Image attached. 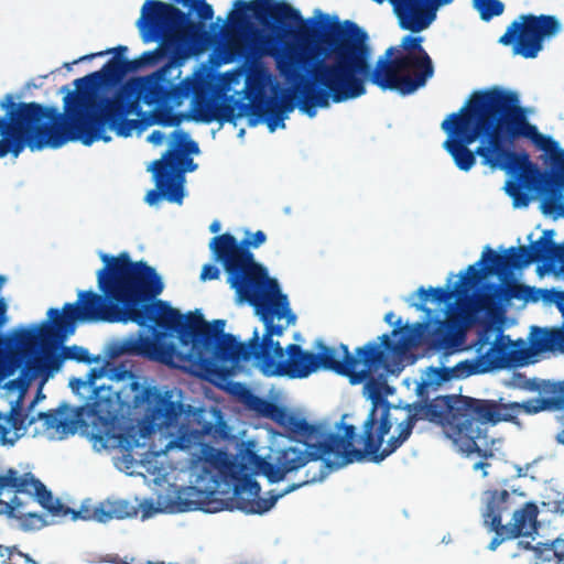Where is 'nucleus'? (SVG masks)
<instances>
[{
  "label": "nucleus",
  "mask_w": 564,
  "mask_h": 564,
  "mask_svg": "<svg viewBox=\"0 0 564 564\" xmlns=\"http://www.w3.org/2000/svg\"><path fill=\"white\" fill-rule=\"evenodd\" d=\"M100 259L105 264L97 272L101 294L82 291V323L151 324L152 336L140 332L130 335L120 341L117 354L140 356L218 378L225 375L219 362L237 364L253 357L268 377L301 379L324 369L359 384L375 380L373 375L381 369L389 370L391 361L400 359L408 349L405 338L393 341L388 334L379 336V343L357 347L355 354L345 344L338 348L321 344L318 352L304 350L296 344L284 349L273 336H282L296 321L286 295L254 310L264 324L262 339L254 330L248 344L240 343L225 333L224 319L206 322L198 311L183 315L167 302L156 300L164 284L155 269L145 262L132 261L126 251L118 256L100 253Z\"/></svg>",
  "instance_id": "nucleus-1"
},
{
  "label": "nucleus",
  "mask_w": 564,
  "mask_h": 564,
  "mask_svg": "<svg viewBox=\"0 0 564 564\" xmlns=\"http://www.w3.org/2000/svg\"><path fill=\"white\" fill-rule=\"evenodd\" d=\"M441 128L447 134L443 148L460 171H470L479 156L482 165L510 175L505 189L514 207L531 202L523 188L545 187L550 178L564 187V149L529 121L516 91L498 86L474 91Z\"/></svg>",
  "instance_id": "nucleus-2"
},
{
  "label": "nucleus",
  "mask_w": 564,
  "mask_h": 564,
  "mask_svg": "<svg viewBox=\"0 0 564 564\" xmlns=\"http://www.w3.org/2000/svg\"><path fill=\"white\" fill-rule=\"evenodd\" d=\"M421 36L406 35L395 57L393 46L371 66L372 50L368 34L355 22L335 23L323 35L318 51L324 59L312 67V56L304 48L290 47L276 56V67L282 76L301 84L295 89L296 106L308 117L329 101L340 104L366 94V80L382 90L409 95L423 86L433 75L429 54L422 47Z\"/></svg>",
  "instance_id": "nucleus-3"
},
{
  "label": "nucleus",
  "mask_w": 564,
  "mask_h": 564,
  "mask_svg": "<svg viewBox=\"0 0 564 564\" xmlns=\"http://www.w3.org/2000/svg\"><path fill=\"white\" fill-rule=\"evenodd\" d=\"M143 67L140 56L134 59L113 56L99 70L74 80L75 91L64 97L65 113L55 107L35 101L14 100L12 94L0 99V159H13L29 148L40 151L57 149L68 141H80L91 145L102 140L109 142L107 127L119 137H129L137 129L139 120L128 119L137 108L133 99V83L116 89L112 96H102L99 90L111 88L124 76Z\"/></svg>",
  "instance_id": "nucleus-4"
},
{
  "label": "nucleus",
  "mask_w": 564,
  "mask_h": 564,
  "mask_svg": "<svg viewBox=\"0 0 564 564\" xmlns=\"http://www.w3.org/2000/svg\"><path fill=\"white\" fill-rule=\"evenodd\" d=\"M369 390V397L372 400V408L362 425L364 448L354 446L356 437V427L351 424L343 425L344 434L327 432L323 424H312L305 419L297 417L288 413L280 424L292 437L302 442L306 447H319L322 453H335V460L323 459L319 469L312 471L308 468L304 478L288 486L282 492L269 498H261L260 484L248 474L234 476L232 501L237 509L246 513L262 514L269 511L276 501L307 484L319 481L325 477V468L338 469L354 462H362L368 458L372 463H381L388 456L393 454L411 436L413 429L419 420H429L432 423L441 425V412L438 408H432L435 400L429 405H415L416 413L409 415L406 420L398 423V435L391 436L382 448L384 436L390 432L393 420L391 417V405L388 401L381 400L380 383L376 380L366 383ZM399 411L398 406H393ZM321 454L317 453V456Z\"/></svg>",
  "instance_id": "nucleus-5"
},
{
  "label": "nucleus",
  "mask_w": 564,
  "mask_h": 564,
  "mask_svg": "<svg viewBox=\"0 0 564 564\" xmlns=\"http://www.w3.org/2000/svg\"><path fill=\"white\" fill-rule=\"evenodd\" d=\"M534 389L550 397L505 403L502 399L452 395L435 399L432 408L440 409L441 425L460 452L467 455L476 453L487 458L494 456L488 448V424L495 426L501 422L518 423L521 412L532 415L545 410L564 409V380H542Z\"/></svg>",
  "instance_id": "nucleus-6"
},
{
  "label": "nucleus",
  "mask_w": 564,
  "mask_h": 564,
  "mask_svg": "<svg viewBox=\"0 0 564 564\" xmlns=\"http://www.w3.org/2000/svg\"><path fill=\"white\" fill-rule=\"evenodd\" d=\"M267 240L262 230L247 236L240 242L229 232L215 236L209 248L216 261L227 273V282L235 290L239 302H247L254 310L284 295L276 280L269 278L267 269L254 260L250 248H258Z\"/></svg>",
  "instance_id": "nucleus-7"
},
{
  "label": "nucleus",
  "mask_w": 564,
  "mask_h": 564,
  "mask_svg": "<svg viewBox=\"0 0 564 564\" xmlns=\"http://www.w3.org/2000/svg\"><path fill=\"white\" fill-rule=\"evenodd\" d=\"M15 484L13 492L29 495L30 499L36 500L52 517L66 518L72 516L73 520L97 521L107 523L111 520L133 518L138 514V506L128 500H104L89 508L83 507L74 510L53 497L46 486L31 473L19 474L15 469Z\"/></svg>",
  "instance_id": "nucleus-8"
},
{
  "label": "nucleus",
  "mask_w": 564,
  "mask_h": 564,
  "mask_svg": "<svg viewBox=\"0 0 564 564\" xmlns=\"http://www.w3.org/2000/svg\"><path fill=\"white\" fill-rule=\"evenodd\" d=\"M15 484L13 492L29 495L30 499L36 500L52 517L66 518L72 516L73 520L97 521L107 523L111 520L133 518L138 514V506L128 500H104L89 508L83 507L74 510L53 497L46 486L31 473L19 474L15 469Z\"/></svg>",
  "instance_id": "nucleus-9"
},
{
  "label": "nucleus",
  "mask_w": 564,
  "mask_h": 564,
  "mask_svg": "<svg viewBox=\"0 0 564 564\" xmlns=\"http://www.w3.org/2000/svg\"><path fill=\"white\" fill-rule=\"evenodd\" d=\"M234 7L236 11L229 18L232 31L245 32L251 28L247 14L250 11L263 25H269L270 22L280 26L296 24L293 35L303 42H311L319 33L318 22L313 19L304 20L300 11L285 1L236 0Z\"/></svg>",
  "instance_id": "nucleus-10"
},
{
  "label": "nucleus",
  "mask_w": 564,
  "mask_h": 564,
  "mask_svg": "<svg viewBox=\"0 0 564 564\" xmlns=\"http://www.w3.org/2000/svg\"><path fill=\"white\" fill-rule=\"evenodd\" d=\"M505 337L500 336L491 347L479 358H476L475 361H462L457 364L455 367H438V368H429L425 378L417 384L416 393L424 402H415L412 405H408L409 413L405 416V420L409 415L416 413L415 405H429L435 399L444 398L445 395H438L433 398L430 402L429 400V391L430 389H437L442 383L451 381L455 378H466L475 373H485L490 370L500 369L507 366V344L503 343ZM449 394L448 397H452ZM459 397L460 394H455ZM404 419L401 421L403 422Z\"/></svg>",
  "instance_id": "nucleus-11"
},
{
  "label": "nucleus",
  "mask_w": 564,
  "mask_h": 564,
  "mask_svg": "<svg viewBox=\"0 0 564 564\" xmlns=\"http://www.w3.org/2000/svg\"><path fill=\"white\" fill-rule=\"evenodd\" d=\"M129 382L120 390L122 394L135 410L144 412L145 420L158 429H169L178 423L183 412L184 404L176 398L173 390L162 391L155 386H144L139 378L130 371Z\"/></svg>",
  "instance_id": "nucleus-12"
},
{
  "label": "nucleus",
  "mask_w": 564,
  "mask_h": 564,
  "mask_svg": "<svg viewBox=\"0 0 564 564\" xmlns=\"http://www.w3.org/2000/svg\"><path fill=\"white\" fill-rule=\"evenodd\" d=\"M137 24L145 41L184 42L196 29L188 14L160 0L144 2Z\"/></svg>",
  "instance_id": "nucleus-13"
},
{
  "label": "nucleus",
  "mask_w": 564,
  "mask_h": 564,
  "mask_svg": "<svg viewBox=\"0 0 564 564\" xmlns=\"http://www.w3.org/2000/svg\"><path fill=\"white\" fill-rule=\"evenodd\" d=\"M243 91L250 106V126L263 121L270 132H274L276 128H285L286 113L295 107L291 97L267 96L265 80L260 72H250L247 75Z\"/></svg>",
  "instance_id": "nucleus-14"
},
{
  "label": "nucleus",
  "mask_w": 564,
  "mask_h": 564,
  "mask_svg": "<svg viewBox=\"0 0 564 564\" xmlns=\"http://www.w3.org/2000/svg\"><path fill=\"white\" fill-rule=\"evenodd\" d=\"M561 30V23L554 15H525L523 21L512 22L499 42L509 45L513 43L514 54L524 58H534L543 48L546 37L556 35Z\"/></svg>",
  "instance_id": "nucleus-15"
},
{
  "label": "nucleus",
  "mask_w": 564,
  "mask_h": 564,
  "mask_svg": "<svg viewBox=\"0 0 564 564\" xmlns=\"http://www.w3.org/2000/svg\"><path fill=\"white\" fill-rule=\"evenodd\" d=\"M181 76V70L167 64L152 73L140 77L133 83V99H141L145 105L180 106L187 98V84L184 79L174 84V78ZM138 109V107L135 108ZM137 110H134L135 112Z\"/></svg>",
  "instance_id": "nucleus-16"
},
{
  "label": "nucleus",
  "mask_w": 564,
  "mask_h": 564,
  "mask_svg": "<svg viewBox=\"0 0 564 564\" xmlns=\"http://www.w3.org/2000/svg\"><path fill=\"white\" fill-rule=\"evenodd\" d=\"M319 447H286L276 453L275 460L269 462L267 458L253 454L254 464L269 482L276 484L285 479L288 474L305 467L310 462H318L325 456H333L335 453H319Z\"/></svg>",
  "instance_id": "nucleus-17"
},
{
  "label": "nucleus",
  "mask_w": 564,
  "mask_h": 564,
  "mask_svg": "<svg viewBox=\"0 0 564 564\" xmlns=\"http://www.w3.org/2000/svg\"><path fill=\"white\" fill-rule=\"evenodd\" d=\"M529 288L523 284L512 283L506 286L496 283H485L471 295H467L465 308L466 316L476 313H486L494 316L500 311L501 304L511 299H522L529 292Z\"/></svg>",
  "instance_id": "nucleus-18"
},
{
  "label": "nucleus",
  "mask_w": 564,
  "mask_h": 564,
  "mask_svg": "<svg viewBox=\"0 0 564 564\" xmlns=\"http://www.w3.org/2000/svg\"><path fill=\"white\" fill-rule=\"evenodd\" d=\"M171 139L170 148L160 160L153 162V165L165 170L171 177L183 185L184 173L192 172L197 166L189 155L197 154L199 148L197 142L192 140L188 133L183 130H174L171 133Z\"/></svg>",
  "instance_id": "nucleus-19"
},
{
  "label": "nucleus",
  "mask_w": 564,
  "mask_h": 564,
  "mask_svg": "<svg viewBox=\"0 0 564 564\" xmlns=\"http://www.w3.org/2000/svg\"><path fill=\"white\" fill-rule=\"evenodd\" d=\"M484 523L490 531L495 532V536L490 541L488 549L495 551L502 542L514 539L507 529V525L502 524L501 521L502 514L509 512L513 506L511 494L506 489L486 490L484 492Z\"/></svg>",
  "instance_id": "nucleus-20"
},
{
  "label": "nucleus",
  "mask_w": 564,
  "mask_h": 564,
  "mask_svg": "<svg viewBox=\"0 0 564 564\" xmlns=\"http://www.w3.org/2000/svg\"><path fill=\"white\" fill-rule=\"evenodd\" d=\"M488 265L489 262L478 264V261L475 264L468 265L465 273L459 275V280L455 284L454 290H451L449 288H430L426 291L424 288H420L417 293L422 304H417L416 310L429 313L430 310L424 306V303H426L430 299L436 303H445L454 296H457L458 299L466 297L468 292L475 288L485 276L492 274L486 273V268Z\"/></svg>",
  "instance_id": "nucleus-21"
},
{
  "label": "nucleus",
  "mask_w": 564,
  "mask_h": 564,
  "mask_svg": "<svg viewBox=\"0 0 564 564\" xmlns=\"http://www.w3.org/2000/svg\"><path fill=\"white\" fill-rule=\"evenodd\" d=\"M184 84H187V97L193 95L192 108L187 112L189 120L203 123H212L217 118L215 112L219 101L212 85L203 79L186 77Z\"/></svg>",
  "instance_id": "nucleus-22"
},
{
  "label": "nucleus",
  "mask_w": 564,
  "mask_h": 564,
  "mask_svg": "<svg viewBox=\"0 0 564 564\" xmlns=\"http://www.w3.org/2000/svg\"><path fill=\"white\" fill-rule=\"evenodd\" d=\"M465 339L464 329L453 318L436 321L426 330L424 343L436 351L452 352L458 350Z\"/></svg>",
  "instance_id": "nucleus-23"
},
{
  "label": "nucleus",
  "mask_w": 564,
  "mask_h": 564,
  "mask_svg": "<svg viewBox=\"0 0 564 564\" xmlns=\"http://www.w3.org/2000/svg\"><path fill=\"white\" fill-rule=\"evenodd\" d=\"M373 1L382 3L386 0ZM431 1L432 0H390L399 18L400 26L403 30H409L414 33L426 29L434 19V13L429 14L425 11Z\"/></svg>",
  "instance_id": "nucleus-24"
},
{
  "label": "nucleus",
  "mask_w": 564,
  "mask_h": 564,
  "mask_svg": "<svg viewBox=\"0 0 564 564\" xmlns=\"http://www.w3.org/2000/svg\"><path fill=\"white\" fill-rule=\"evenodd\" d=\"M151 170L154 174L156 188L148 192L145 202L149 205H154L161 198H165L171 203L181 204L184 197V187L181 182H176L171 177L169 172L162 170L160 166L152 164Z\"/></svg>",
  "instance_id": "nucleus-25"
},
{
  "label": "nucleus",
  "mask_w": 564,
  "mask_h": 564,
  "mask_svg": "<svg viewBox=\"0 0 564 564\" xmlns=\"http://www.w3.org/2000/svg\"><path fill=\"white\" fill-rule=\"evenodd\" d=\"M511 500L513 498L511 497ZM514 503V501H512ZM514 507V505L512 506ZM513 509V508H511ZM512 511V523L506 524L509 532L516 538L521 535H530L535 530L538 507L533 502H527L520 509L510 510Z\"/></svg>",
  "instance_id": "nucleus-26"
},
{
  "label": "nucleus",
  "mask_w": 564,
  "mask_h": 564,
  "mask_svg": "<svg viewBox=\"0 0 564 564\" xmlns=\"http://www.w3.org/2000/svg\"><path fill=\"white\" fill-rule=\"evenodd\" d=\"M37 420L43 422L44 431L51 433L53 436L59 434L62 437L68 433L75 432L74 421L63 416V413L58 409L37 413L36 417L29 420V425Z\"/></svg>",
  "instance_id": "nucleus-27"
},
{
  "label": "nucleus",
  "mask_w": 564,
  "mask_h": 564,
  "mask_svg": "<svg viewBox=\"0 0 564 564\" xmlns=\"http://www.w3.org/2000/svg\"><path fill=\"white\" fill-rule=\"evenodd\" d=\"M3 512L11 518H17L20 521L23 530H40L47 525V521L44 516L35 512H20V508L23 507V502L15 495L9 502H2Z\"/></svg>",
  "instance_id": "nucleus-28"
},
{
  "label": "nucleus",
  "mask_w": 564,
  "mask_h": 564,
  "mask_svg": "<svg viewBox=\"0 0 564 564\" xmlns=\"http://www.w3.org/2000/svg\"><path fill=\"white\" fill-rule=\"evenodd\" d=\"M148 118L142 122L145 126L159 124L162 127H178L184 120H189V115L186 112H174L171 105H154Z\"/></svg>",
  "instance_id": "nucleus-29"
},
{
  "label": "nucleus",
  "mask_w": 564,
  "mask_h": 564,
  "mask_svg": "<svg viewBox=\"0 0 564 564\" xmlns=\"http://www.w3.org/2000/svg\"><path fill=\"white\" fill-rule=\"evenodd\" d=\"M215 115L217 117L215 121L220 124L235 122L236 119L242 118L243 116L250 117V106L242 100L219 98Z\"/></svg>",
  "instance_id": "nucleus-30"
},
{
  "label": "nucleus",
  "mask_w": 564,
  "mask_h": 564,
  "mask_svg": "<svg viewBox=\"0 0 564 564\" xmlns=\"http://www.w3.org/2000/svg\"><path fill=\"white\" fill-rule=\"evenodd\" d=\"M500 336L505 337L503 343L507 344V346H508V348H507V358H508L507 365L509 364V361L513 360L510 357L511 340H510L509 336H505L501 332L496 333V328L489 322H485L477 332V338L474 343V347L476 348V352L478 354L477 358H479L481 355H484Z\"/></svg>",
  "instance_id": "nucleus-31"
},
{
  "label": "nucleus",
  "mask_w": 564,
  "mask_h": 564,
  "mask_svg": "<svg viewBox=\"0 0 564 564\" xmlns=\"http://www.w3.org/2000/svg\"><path fill=\"white\" fill-rule=\"evenodd\" d=\"M65 361L63 349H44L43 355L36 360V371L52 373L58 371Z\"/></svg>",
  "instance_id": "nucleus-32"
},
{
  "label": "nucleus",
  "mask_w": 564,
  "mask_h": 564,
  "mask_svg": "<svg viewBox=\"0 0 564 564\" xmlns=\"http://www.w3.org/2000/svg\"><path fill=\"white\" fill-rule=\"evenodd\" d=\"M257 406L256 409L265 417L273 420L279 425L283 423V419L289 413L286 409L281 405H278L274 402L257 398L256 399Z\"/></svg>",
  "instance_id": "nucleus-33"
},
{
  "label": "nucleus",
  "mask_w": 564,
  "mask_h": 564,
  "mask_svg": "<svg viewBox=\"0 0 564 564\" xmlns=\"http://www.w3.org/2000/svg\"><path fill=\"white\" fill-rule=\"evenodd\" d=\"M474 7L480 14L481 20L489 21L494 17L502 14L505 6L500 0H474Z\"/></svg>",
  "instance_id": "nucleus-34"
},
{
  "label": "nucleus",
  "mask_w": 564,
  "mask_h": 564,
  "mask_svg": "<svg viewBox=\"0 0 564 564\" xmlns=\"http://www.w3.org/2000/svg\"><path fill=\"white\" fill-rule=\"evenodd\" d=\"M174 2L181 3L184 7L194 10L202 21H209L214 17L213 7L206 2V0H173Z\"/></svg>",
  "instance_id": "nucleus-35"
},
{
  "label": "nucleus",
  "mask_w": 564,
  "mask_h": 564,
  "mask_svg": "<svg viewBox=\"0 0 564 564\" xmlns=\"http://www.w3.org/2000/svg\"><path fill=\"white\" fill-rule=\"evenodd\" d=\"M28 415L22 412L20 406L15 404L11 408L8 415H4V425L7 426L8 434L13 429L20 431L26 426Z\"/></svg>",
  "instance_id": "nucleus-36"
},
{
  "label": "nucleus",
  "mask_w": 564,
  "mask_h": 564,
  "mask_svg": "<svg viewBox=\"0 0 564 564\" xmlns=\"http://www.w3.org/2000/svg\"><path fill=\"white\" fill-rule=\"evenodd\" d=\"M226 48L231 58L246 57L248 54V47L240 37L231 36L228 39Z\"/></svg>",
  "instance_id": "nucleus-37"
},
{
  "label": "nucleus",
  "mask_w": 564,
  "mask_h": 564,
  "mask_svg": "<svg viewBox=\"0 0 564 564\" xmlns=\"http://www.w3.org/2000/svg\"><path fill=\"white\" fill-rule=\"evenodd\" d=\"M63 352L65 356V360H76L79 362H91V358L89 356V352L86 348L78 347V346H69V347H63Z\"/></svg>",
  "instance_id": "nucleus-38"
},
{
  "label": "nucleus",
  "mask_w": 564,
  "mask_h": 564,
  "mask_svg": "<svg viewBox=\"0 0 564 564\" xmlns=\"http://www.w3.org/2000/svg\"><path fill=\"white\" fill-rule=\"evenodd\" d=\"M10 558H7L6 564H37L29 554L23 553L17 546H9Z\"/></svg>",
  "instance_id": "nucleus-39"
},
{
  "label": "nucleus",
  "mask_w": 564,
  "mask_h": 564,
  "mask_svg": "<svg viewBox=\"0 0 564 564\" xmlns=\"http://www.w3.org/2000/svg\"><path fill=\"white\" fill-rule=\"evenodd\" d=\"M127 51H128L127 46L118 45L117 47H113V48H108V50H105V51H101V52L86 54L84 56L78 57V61H91V59H94L96 57H101V56H105V55H108V54H111V53L113 54V56L123 57V54Z\"/></svg>",
  "instance_id": "nucleus-40"
},
{
  "label": "nucleus",
  "mask_w": 564,
  "mask_h": 564,
  "mask_svg": "<svg viewBox=\"0 0 564 564\" xmlns=\"http://www.w3.org/2000/svg\"><path fill=\"white\" fill-rule=\"evenodd\" d=\"M15 469L9 468L4 474L0 475V496L4 490L13 491V485L15 484Z\"/></svg>",
  "instance_id": "nucleus-41"
},
{
  "label": "nucleus",
  "mask_w": 564,
  "mask_h": 564,
  "mask_svg": "<svg viewBox=\"0 0 564 564\" xmlns=\"http://www.w3.org/2000/svg\"><path fill=\"white\" fill-rule=\"evenodd\" d=\"M104 388H94L93 390V403H91V412L93 413H102L104 411H106V409L102 406L101 404V400L102 399H106L107 401H111L110 399V395L108 394L107 397H102L101 395V392H102Z\"/></svg>",
  "instance_id": "nucleus-42"
},
{
  "label": "nucleus",
  "mask_w": 564,
  "mask_h": 564,
  "mask_svg": "<svg viewBox=\"0 0 564 564\" xmlns=\"http://www.w3.org/2000/svg\"><path fill=\"white\" fill-rule=\"evenodd\" d=\"M163 56V53L160 47H156L152 51L143 52L140 56L142 59L143 67L148 65H154L156 64L160 58Z\"/></svg>",
  "instance_id": "nucleus-43"
},
{
  "label": "nucleus",
  "mask_w": 564,
  "mask_h": 564,
  "mask_svg": "<svg viewBox=\"0 0 564 564\" xmlns=\"http://www.w3.org/2000/svg\"><path fill=\"white\" fill-rule=\"evenodd\" d=\"M551 550L558 564H564V539L557 538L551 543Z\"/></svg>",
  "instance_id": "nucleus-44"
},
{
  "label": "nucleus",
  "mask_w": 564,
  "mask_h": 564,
  "mask_svg": "<svg viewBox=\"0 0 564 564\" xmlns=\"http://www.w3.org/2000/svg\"><path fill=\"white\" fill-rule=\"evenodd\" d=\"M220 275L219 269L214 264H205L200 272V280H216Z\"/></svg>",
  "instance_id": "nucleus-45"
},
{
  "label": "nucleus",
  "mask_w": 564,
  "mask_h": 564,
  "mask_svg": "<svg viewBox=\"0 0 564 564\" xmlns=\"http://www.w3.org/2000/svg\"><path fill=\"white\" fill-rule=\"evenodd\" d=\"M164 138L165 135L163 132H161L160 130H154L148 135V141L154 145H160L163 142Z\"/></svg>",
  "instance_id": "nucleus-46"
},
{
  "label": "nucleus",
  "mask_w": 564,
  "mask_h": 564,
  "mask_svg": "<svg viewBox=\"0 0 564 564\" xmlns=\"http://www.w3.org/2000/svg\"><path fill=\"white\" fill-rule=\"evenodd\" d=\"M7 436H8V431H7V426L4 425V414L0 413V441L6 443Z\"/></svg>",
  "instance_id": "nucleus-47"
},
{
  "label": "nucleus",
  "mask_w": 564,
  "mask_h": 564,
  "mask_svg": "<svg viewBox=\"0 0 564 564\" xmlns=\"http://www.w3.org/2000/svg\"><path fill=\"white\" fill-rule=\"evenodd\" d=\"M12 551H9V546H3L0 544V557L2 558V563L6 564L7 558H10V553Z\"/></svg>",
  "instance_id": "nucleus-48"
},
{
  "label": "nucleus",
  "mask_w": 564,
  "mask_h": 564,
  "mask_svg": "<svg viewBox=\"0 0 564 564\" xmlns=\"http://www.w3.org/2000/svg\"><path fill=\"white\" fill-rule=\"evenodd\" d=\"M209 230L214 234L218 232L220 230V223L218 220H214L209 226Z\"/></svg>",
  "instance_id": "nucleus-49"
},
{
  "label": "nucleus",
  "mask_w": 564,
  "mask_h": 564,
  "mask_svg": "<svg viewBox=\"0 0 564 564\" xmlns=\"http://www.w3.org/2000/svg\"><path fill=\"white\" fill-rule=\"evenodd\" d=\"M555 440L558 444L564 445V429L556 434Z\"/></svg>",
  "instance_id": "nucleus-50"
},
{
  "label": "nucleus",
  "mask_w": 564,
  "mask_h": 564,
  "mask_svg": "<svg viewBox=\"0 0 564 564\" xmlns=\"http://www.w3.org/2000/svg\"><path fill=\"white\" fill-rule=\"evenodd\" d=\"M489 464L488 463H485V462H478L475 464L474 468L475 469H485L486 467H488Z\"/></svg>",
  "instance_id": "nucleus-51"
},
{
  "label": "nucleus",
  "mask_w": 564,
  "mask_h": 564,
  "mask_svg": "<svg viewBox=\"0 0 564 564\" xmlns=\"http://www.w3.org/2000/svg\"><path fill=\"white\" fill-rule=\"evenodd\" d=\"M82 62H83V61H78V58H77V59H75V61H73V62H70V63H64V65H63V66H64L66 69L70 70L73 65L78 64V63H82Z\"/></svg>",
  "instance_id": "nucleus-52"
},
{
  "label": "nucleus",
  "mask_w": 564,
  "mask_h": 564,
  "mask_svg": "<svg viewBox=\"0 0 564 564\" xmlns=\"http://www.w3.org/2000/svg\"><path fill=\"white\" fill-rule=\"evenodd\" d=\"M395 325H397V328H394L392 330V335L395 336L398 333H399V329L401 328V325H402V319L399 318L397 322H395Z\"/></svg>",
  "instance_id": "nucleus-53"
},
{
  "label": "nucleus",
  "mask_w": 564,
  "mask_h": 564,
  "mask_svg": "<svg viewBox=\"0 0 564 564\" xmlns=\"http://www.w3.org/2000/svg\"><path fill=\"white\" fill-rule=\"evenodd\" d=\"M393 317H394V314H393L392 312H389V313H387V314H386V316H384V321H386L387 323H389V324H392V323H393V322H392V318H393Z\"/></svg>",
  "instance_id": "nucleus-54"
},
{
  "label": "nucleus",
  "mask_w": 564,
  "mask_h": 564,
  "mask_svg": "<svg viewBox=\"0 0 564 564\" xmlns=\"http://www.w3.org/2000/svg\"><path fill=\"white\" fill-rule=\"evenodd\" d=\"M453 1H454V0H432V1L430 2V4H431L432 2H436L437 4H448V3L453 2Z\"/></svg>",
  "instance_id": "nucleus-55"
},
{
  "label": "nucleus",
  "mask_w": 564,
  "mask_h": 564,
  "mask_svg": "<svg viewBox=\"0 0 564 564\" xmlns=\"http://www.w3.org/2000/svg\"><path fill=\"white\" fill-rule=\"evenodd\" d=\"M96 377H97V372H96V370L94 369V370H91V372H90V384H93V383H94V380H95V378H96Z\"/></svg>",
  "instance_id": "nucleus-56"
},
{
  "label": "nucleus",
  "mask_w": 564,
  "mask_h": 564,
  "mask_svg": "<svg viewBox=\"0 0 564 564\" xmlns=\"http://www.w3.org/2000/svg\"><path fill=\"white\" fill-rule=\"evenodd\" d=\"M519 544L522 545L527 550H531L532 549L529 542L524 543V542L521 541V542H519Z\"/></svg>",
  "instance_id": "nucleus-57"
},
{
  "label": "nucleus",
  "mask_w": 564,
  "mask_h": 564,
  "mask_svg": "<svg viewBox=\"0 0 564 564\" xmlns=\"http://www.w3.org/2000/svg\"><path fill=\"white\" fill-rule=\"evenodd\" d=\"M321 18H322L325 22H327V21H328V15H326V14H322V13H321Z\"/></svg>",
  "instance_id": "nucleus-58"
}]
</instances>
